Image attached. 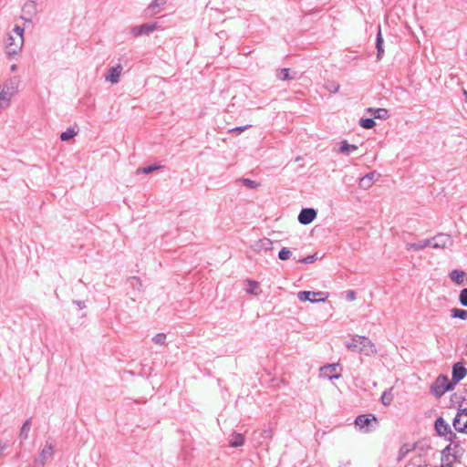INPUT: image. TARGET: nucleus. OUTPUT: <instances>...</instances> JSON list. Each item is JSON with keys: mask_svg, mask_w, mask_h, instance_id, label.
Returning a JSON list of instances; mask_svg holds the SVG:
<instances>
[{"mask_svg": "<svg viewBox=\"0 0 467 467\" xmlns=\"http://www.w3.org/2000/svg\"><path fill=\"white\" fill-rule=\"evenodd\" d=\"M338 367L339 365L335 363L325 365L320 368V376L330 380L339 379L341 375L337 372Z\"/></svg>", "mask_w": 467, "mask_h": 467, "instance_id": "nucleus-13", "label": "nucleus"}, {"mask_svg": "<svg viewBox=\"0 0 467 467\" xmlns=\"http://www.w3.org/2000/svg\"><path fill=\"white\" fill-rule=\"evenodd\" d=\"M391 400V396L387 392H384L383 395L381 396V400L384 405H389Z\"/></svg>", "mask_w": 467, "mask_h": 467, "instance_id": "nucleus-43", "label": "nucleus"}, {"mask_svg": "<svg viewBox=\"0 0 467 467\" xmlns=\"http://www.w3.org/2000/svg\"><path fill=\"white\" fill-rule=\"evenodd\" d=\"M434 429L439 436L444 437L447 440L457 438L456 434L451 431V426L442 417L436 419L434 422Z\"/></svg>", "mask_w": 467, "mask_h": 467, "instance_id": "nucleus-6", "label": "nucleus"}, {"mask_svg": "<svg viewBox=\"0 0 467 467\" xmlns=\"http://www.w3.org/2000/svg\"><path fill=\"white\" fill-rule=\"evenodd\" d=\"M345 346L352 352L361 353L366 356H370L377 352L372 341L364 336L353 335L350 340L345 343Z\"/></svg>", "mask_w": 467, "mask_h": 467, "instance_id": "nucleus-2", "label": "nucleus"}, {"mask_svg": "<svg viewBox=\"0 0 467 467\" xmlns=\"http://www.w3.org/2000/svg\"><path fill=\"white\" fill-rule=\"evenodd\" d=\"M244 442V437L241 433H234L229 440L230 446L234 448L242 446Z\"/></svg>", "mask_w": 467, "mask_h": 467, "instance_id": "nucleus-26", "label": "nucleus"}, {"mask_svg": "<svg viewBox=\"0 0 467 467\" xmlns=\"http://www.w3.org/2000/svg\"><path fill=\"white\" fill-rule=\"evenodd\" d=\"M467 375V368L462 362H457L452 366L451 380L453 384L460 382Z\"/></svg>", "mask_w": 467, "mask_h": 467, "instance_id": "nucleus-14", "label": "nucleus"}, {"mask_svg": "<svg viewBox=\"0 0 467 467\" xmlns=\"http://www.w3.org/2000/svg\"><path fill=\"white\" fill-rule=\"evenodd\" d=\"M163 166L161 164H151L145 167H140L137 170V173L150 174L155 171L162 169Z\"/></svg>", "mask_w": 467, "mask_h": 467, "instance_id": "nucleus-28", "label": "nucleus"}, {"mask_svg": "<svg viewBox=\"0 0 467 467\" xmlns=\"http://www.w3.org/2000/svg\"><path fill=\"white\" fill-rule=\"evenodd\" d=\"M6 448V444L0 441V453Z\"/></svg>", "mask_w": 467, "mask_h": 467, "instance_id": "nucleus-49", "label": "nucleus"}, {"mask_svg": "<svg viewBox=\"0 0 467 467\" xmlns=\"http://www.w3.org/2000/svg\"><path fill=\"white\" fill-rule=\"evenodd\" d=\"M359 125L366 130H369L375 127L376 121L373 118H365L359 120Z\"/></svg>", "mask_w": 467, "mask_h": 467, "instance_id": "nucleus-32", "label": "nucleus"}, {"mask_svg": "<svg viewBox=\"0 0 467 467\" xmlns=\"http://www.w3.org/2000/svg\"><path fill=\"white\" fill-rule=\"evenodd\" d=\"M127 283L130 286H131L134 290L140 291L142 286L141 281L137 276H131L127 280Z\"/></svg>", "mask_w": 467, "mask_h": 467, "instance_id": "nucleus-31", "label": "nucleus"}, {"mask_svg": "<svg viewBox=\"0 0 467 467\" xmlns=\"http://www.w3.org/2000/svg\"><path fill=\"white\" fill-rule=\"evenodd\" d=\"M28 7H35V3L33 1L27 2L24 5V10L27 9Z\"/></svg>", "mask_w": 467, "mask_h": 467, "instance_id": "nucleus-46", "label": "nucleus"}, {"mask_svg": "<svg viewBox=\"0 0 467 467\" xmlns=\"http://www.w3.org/2000/svg\"><path fill=\"white\" fill-rule=\"evenodd\" d=\"M317 215V211L314 208H303L297 217L298 222L303 225L311 223Z\"/></svg>", "mask_w": 467, "mask_h": 467, "instance_id": "nucleus-12", "label": "nucleus"}, {"mask_svg": "<svg viewBox=\"0 0 467 467\" xmlns=\"http://www.w3.org/2000/svg\"><path fill=\"white\" fill-rule=\"evenodd\" d=\"M425 247H431L430 239L420 240L416 243H410V250H421Z\"/></svg>", "mask_w": 467, "mask_h": 467, "instance_id": "nucleus-29", "label": "nucleus"}, {"mask_svg": "<svg viewBox=\"0 0 467 467\" xmlns=\"http://www.w3.org/2000/svg\"><path fill=\"white\" fill-rule=\"evenodd\" d=\"M376 48H377V60H380L384 56V48H383V37L381 34L380 26H378V32L376 37Z\"/></svg>", "mask_w": 467, "mask_h": 467, "instance_id": "nucleus-18", "label": "nucleus"}, {"mask_svg": "<svg viewBox=\"0 0 467 467\" xmlns=\"http://www.w3.org/2000/svg\"><path fill=\"white\" fill-rule=\"evenodd\" d=\"M456 438L450 439V444L441 451V461L442 462H453L461 461L464 456L466 449L464 446L467 443L461 444L455 441Z\"/></svg>", "mask_w": 467, "mask_h": 467, "instance_id": "nucleus-3", "label": "nucleus"}, {"mask_svg": "<svg viewBox=\"0 0 467 467\" xmlns=\"http://www.w3.org/2000/svg\"><path fill=\"white\" fill-rule=\"evenodd\" d=\"M433 454L434 450L431 445L430 439H420L410 447V465L413 467H419L420 465L432 467L431 460Z\"/></svg>", "mask_w": 467, "mask_h": 467, "instance_id": "nucleus-1", "label": "nucleus"}, {"mask_svg": "<svg viewBox=\"0 0 467 467\" xmlns=\"http://www.w3.org/2000/svg\"><path fill=\"white\" fill-rule=\"evenodd\" d=\"M241 182L249 189H255L259 186V183L248 178H243L240 180Z\"/></svg>", "mask_w": 467, "mask_h": 467, "instance_id": "nucleus-36", "label": "nucleus"}, {"mask_svg": "<svg viewBox=\"0 0 467 467\" xmlns=\"http://www.w3.org/2000/svg\"><path fill=\"white\" fill-rule=\"evenodd\" d=\"M409 453V447L407 444H403L400 449V452H399V457H398V460L400 461L401 459H403L407 454Z\"/></svg>", "mask_w": 467, "mask_h": 467, "instance_id": "nucleus-41", "label": "nucleus"}, {"mask_svg": "<svg viewBox=\"0 0 467 467\" xmlns=\"http://www.w3.org/2000/svg\"><path fill=\"white\" fill-rule=\"evenodd\" d=\"M459 301L462 306H467V288H463L459 296Z\"/></svg>", "mask_w": 467, "mask_h": 467, "instance_id": "nucleus-39", "label": "nucleus"}, {"mask_svg": "<svg viewBox=\"0 0 467 467\" xmlns=\"http://www.w3.org/2000/svg\"><path fill=\"white\" fill-rule=\"evenodd\" d=\"M276 78L278 79H281V80L295 79L296 78V73L294 75H291L290 74V69L284 67V68H281V69L277 70Z\"/></svg>", "mask_w": 467, "mask_h": 467, "instance_id": "nucleus-27", "label": "nucleus"}, {"mask_svg": "<svg viewBox=\"0 0 467 467\" xmlns=\"http://www.w3.org/2000/svg\"><path fill=\"white\" fill-rule=\"evenodd\" d=\"M331 88H333V92H337L338 89H339V85L337 84V83H332V87Z\"/></svg>", "mask_w": 467, "mask_h": 467, "instance_id": "nucleus-48", "label": "nucleus"}, {"mask_svg": "<svg viewBox=\"0 0 467 467\" xmlns=\"http://www.w3.org/2000/svg\"><path fill=\"white\" fill-rule=\"evenodd\" d=\"M14 31L18 36V37H19L18 40L19 41L16 45V48L10 49L9 55H16V54H17V52L21 49V47L23 46V41H24L23 40L24 28L19 26H16L15 28H14Z\"/></svg>", "mask_w": 467, "mask_h": 467, "instance_id": "nucleus-21", "label": "nucleus"}, {"mask_svg": "<svg viewBox=\"0 0 467 467\" xmlns=\"http://www.w3.org/2000/svg\"><path fill=\"white\" fill-rule=\"evenodd\" d=\"M452 425L458 432L467 433V409L458 410L452 420Z\"/></svg>", "mask_w": 467, "mask_h": 467, "instance_id": "nucleus-9", "label": "nucleus"}, {"mask_svg": "<svg viewBox=\"0 0 467 467\" xmlns=\"http://www.w3.org/2000/svg\"><path fill=\"white\" fill-rule=\"evenodd\" d=\"M441 467H452L451 462H442Z\"/></svg>", "mask_w": 467, "mask_h": 467, "instance_id": "nucleus-47", "label": "nucleus"}, {"mask_svg": "<svg viewBox=\"0 0 467 467\" xmlns=\"http://www.w3.org/2000/svg\"><path fill=\"white\" fill-rule=\"evenodd\" d=\"M380 174L377 171H371L360 178L359 186L363 189H368L372 183L379 178Z\"/></svg>", "mask_w": 467, "mask_h": 467, "instance_id": "nucleus-17", "label": "nucleus"}, {"mask_svg": "<svg viewBox=\"0 0 467 467\" xmlns=\"http://www.w3.org/2000/svg\"><path fill=\"white\" fill-rule=\"evenodd\" d=\"M17 69V66L16 65H12L11 66V71H16Z\"/></svg>", "mask_w": 467, "mask_h": 467, "instance_id": "nucleus-50", "label": "nucleus"}, {"mask_svg": "<svg viewBox=\"0 0 467 467\" xmlns=\"http://www.w3.org/2000/svg\"><path fill=\"white\" fill-rule=\"evenodd\" d=\"M273 242L268 238H263L258 240L254 244V249L257 251H269L272 250Z\"/></svg>", "mask_w": 467, "mask_h": 467, "instance_id": "nucleus-23", "label": "nucleus"}, {"mask_svg": "<svg viewBox=\"0 0 467 467\" xmlns=\"http://www.w3.org/2000/svg\"><path fill=\"white\" fill-rule=\"evenodd\" d=\"M76 135H77V132L74 130V129L69 128L66 131H63L60 134V140L62 141H67L70 139H72L73 137H75Z\"/></svg>", "mask_w": 467, "mask_h": 467, "instance_id": "nucleus-34", "label": "nucleus"}, {"mask_svg": "<svg viewBox=\"0 0 467 467\" xmlns=\"http://www.w3.org/2000/svg\"><path fill=\"white\" fill-rule=\"evenodd\" d=\"M467 274L464 271L458 269L452 270L449 275L451 280L459 285H462L465 284L464 277Z\"/></svg>", "mask_w": 467, "mask_h": 467, "instance_id": "nucleus-19", "label": "nucleus"}, {"mask_svg": "<svg viewBox=\"0 0 467 467\" xmlns=\"http://www.w3.org/2000/svg\"><path fill=\"white\" fill-rule=\"evenodd\" d=\"M463 93H464V96L467 97V91L464 90Z\"/></svg>", "mask_w": 467, "mask_h": 467, "instance_id": "nucleus-51", "label": "nucleus"}, {"mask_svg": "<svg viewBox=\"0 0 467 467\" xmlns=\"http://www.w3.org/2000/svg\"><path fill=\"white\" fill-rule=\"evenodd\" d=\"M74 304L78 306L79 309H83L86 307L85 302L80 300H74Z\"/></svg>", "mask_w": 467, "mask_h": 467, "instance_id": "nucleus-44", "label": "nucleus"}, {"mask_svg": "<svg viewBox=\"0 0 467 467\" xmlns=\"http://www.w3.org/2000/svg\"><path fill=\"white\" fill-rule=\"evenodd\" d=\"M317 260V254H314L308 255L305 258L299 259L298 262L304 263V264H313Z\"/></svg>", "mask_w": 467, "mask_h": 467, "instance_id": "nucleus-38", "label": "nucleus"}, {"mask_svg": "<svg viewBox=\"0 0 467 467\" xmlns=\"http://www.w3.org/2000/svg\"><path fill=\"white\" fill-rule=\"evenodd\" d=\"M252 125H245V126H238L235 128H233L229 130V132L235 133V134H241L245 130L251 128Z\"/></svg>", "mask_w": 467, "mask_h": 467, "instance_id": "nucleus-40", "label": "nucleus"}, {"mask_svg": "<svg viewBox=\"0 0 467 467\" xmlns=\"http://www.w3.org/2000/svg\"><path fill=\"white\" fill-rule=\"evenodd\" d=\"M451 316L453 318L467 319V310L461 308H452L451 310Z\"/></svg>", "mask_w": 467, "mask_h": 467, "instance_id": "nucleus-30", "label": "nucleus"}, {"mask_svg": "<svg viewBox=\"0 0 467 467\" xmlns=\"http://www.w3.org/2000/svg\"><path fill=\"white\" fill-rule=\"evenodd\" d=\"M372 420H374V421L377 420L375 416L370 415V414H362L356 418L355 423L357 426H359L360 428H364L366 426H368Z\"/></svg>", "mask_w": 467, "mask_h": 467, "instance_id": "nucleus-20", "label": "nucleus"}, {"mask_svg": "<svg viewBox=\"0 0 467 467\" xmlns=\"http://www.w3.org/2000/svg\"><path fill=\"white\" fill-rule=\"evenodd\" d=\"M431 247L434 249H443L451 244V239L449 234H439L430 239Z\"/></svg>", "mask_w": 467, "mask_h": 467, "instance_id": "nucleus-10", "label": "nucleus"}, {"mask_svg": "<svg viewBox=\"0 0 467 467\" xmlns=\"http://www.w3.org/2000/svg\"><path fill=\"white\" fill-rule=\"evenodd\" d=\"M454 384L450 382L445 376H439L432 385V392L437 396L441 397L446 391H449L453 389Z\"/></svg>", "mask_w": 467, "mask_h": 467, "instance_id": "nucleus-7", "label": "nucleus"}, {"mask_svg": "<svg viewBox=\"0 0 467 467\" xmlns=\"http://www.w3.org/2000/svg\"><path fill=\"white\" fill-rule=\"evenodd\" d=\"M297 298L300 301H309L311 303L324 302L327 298L325 292L300 291L297 293Z\"/></svg>", "mask_w": 467, "mask_h": 467, "instance_id": "nucleus-8", "label": "nucleus"}, {"mask_svg": "<svg viewBox=\"0 0 467 467\" xmlns=\"http://www.w3.org/2000/svg\"><path fill=\"white\" fill-rule=\"evenodd\" d=\"M166 340V335L163 334V333H159L157 335H155L153 337H152V341L155 343V344H158V345H163L164 342Z\"/></svg>", "mask_w": 467, "mask_h": 467, "instance_id": "nucleus-37", "label": "nucleus"}, {"mask_svg": "<svg viewBox=\"0 0 467 467\" xmlns=\"http://www.w3.org/2000/svg\"><path fill=\"white\" fill-rule=\"evenodd\" d=\"M419 467H426V465H420Z\"/></svg>", "mask_w": 467, "mask_h": 467, "instance_id": "nucleus-52", "label": "nucleus"}, {"mask_svg": "<svg viewBox=\"0 0 467 467\" xmlns=\"http://www.w3.org/2000/svg\"><path fill=\"white\" fill-rule=\"evenodd\" d=\"M19 78L13 77L5 81L0 87V111L9 106L12 97L16 93Z\"/></svg>", "mask_w": 467, "mask_h": 467, "instance_id": "nucleus-4", "label": "nucleus"}, {"mask_svg": "<svg viewBox=\"0 0 467 467\" xmlns=\"http://www.w3.org/2000/svg\"><path fill=\"white\" fill-rule=\"evenodd\" d=\"M167 3V0H152L145 10L146 16H153L160 13L161 7Z\"/></svg>", "mask_w": 467, "mask_h": 467, "instance_id": "nucleus-16", "label": "nucleus"}, {"mask_svg": "<svg viewBox=\"0 0 467 467\" xmlns=\"http://www.w3.org/2000/svg\"><path fill=\"white\" fill-rule=\"evenodd\" d=\"M347 298H348V300H350V301H351V300H354V299L356 298V294H355V292H354V291H348V295H347Z\"/></svg>", "mask_w": 467, "mask_h": 467, "instance_id": "nucleus-45", "label": "nucleus"}, {"mask_svg": "<svg viewBox=\"0 0 467 467\" xmlns=\"http://www.w3.org/2000/svg\"><path fill=\"white\" fill-rule=\"evenodd\" d=\"M367 111L371 113L374 118L373 119H385L388 118L389 116V113H388V110L386 109H381V108H378V109H374V108H368L367 109Z\"/></svg>", "mask_w": 467, "mask_h": 467, "instance_id": "nucleus-24", "label": "nucleus"}, {"mask_svg": "<svg viewBox=\"0 0 467 467\" xmlns=\"http://www.w3.org/2000/svg\"><path fill=\"white\" fill-rule=\"evenodd\" d=\"M123 67L120 64L110 67L105 75V79L111 84H117L119 82V78L122 73Z\"/></svg>", "mask_w": 467, "mask_h": 467, "instance_id": "nucleus-15", "label": "nucleus"}, {"mask_svg": "<svg viewBox=\"0 0 467 467\" xmlns=\"http://www.w3.org/2000/svg\"><path fill=\"white\" fill-rule=\"evenodd\" d=\"M17 43L15 42V39L12 36H8L6 39V47H7V53L9 54L10 49L16 48V45Z\"/></svg>", "mask_w": 467, "mask_h": 467, "instance_id": "nucleus-42", "label": "nucleus"}, {"mask_svg": "<svg viewBox=\"0 0 467 467\" xmlns=\"http://www.w3.org/2000/svg\"><path fill=\"white\" fill-rule=\"evenodd\" d=\"M291 251L286 247H283L278 253V258L282 261L288 260L291 257Z\"/></svg>", "mask_w": 467, "mask_h": 467, "instance_id": "nucleus-35", "label": "nucleus"}, {"mask_svg": "<svg viewBox=\"0 0 467 467\" xmlns=\"http://www.w3.org/2000/svg\"><path fill=\"white\" fill-rule=\"evenodd\" d=\"M158 27V24L156 22L152 23H145L140 26H136L131 28V34L133 36L137 37L143 35H150Z\"/></svg>", "mask_w": 467, "mask_h": 467, "instance_id": "nucleus-11", "label": "nucleus"}, {"mask_svg": "<svg viewBox=\"0 0 467 467\" xmlns=\"http://www.w3.org/2000/svg\"><path fill=\"white\" fill-rule=\"evenodd\" d=\"M31 424H32L31 419H27L22 424V427H21L19 434H18V438L21 440V441L27 440L29 431L31 430Z\"/></svg>", "mask_w": 467, "mask_h": 467, "instance_id": "nucleus-22", "label": "nucleus"}, {"mask_svg": "<svg viewBox=\"0 0 467 467\" xmlns=\"http://www.w3.org/2000/svg\"><path fill=\"white\" fill-rule=\"evenodd\" d=\"M54 445L48 441H46L44 448L39 452L38 458L35 459V467H44L45 464L53 458Z\"/></svg>", "mask_w": 467, "mask_h": 467, "instance_id": "nucleus-5", "label": "nucleus"}, {"mask_svg": "<svg viewBox=\"0 0 467 467\" xmlns=\"http://www.w3.org/2000/svg\"><path fill=\"white\" fill-rule=\"evenodd\" d=\"M246 292L251 295H258L259 294V284L256 281H248V287L246 288Z\"/></svg>", "mask_w": 467, "mask_h": 467, "instance_id": "nucleus-33", "label": "nucleus"}, {"mask_svg": "<svg viewBox=\"0 0 467 467\" xmlns=\"http://www.w3.org/2000/svg\"><path fill=\"white\" fill-rule=\"evenodd\" d=\"M358 150V146L354 144H349L347 140H342L340 142V147L338 151L345 155H349L351 152Z\"/></svg>", "mask_w": 467, "mask_h": 467, "instance_id": "nucleus-25", "label": "nucleus"}]
</instances>
